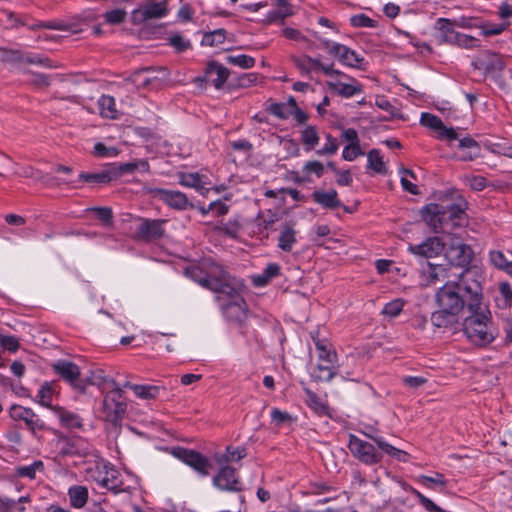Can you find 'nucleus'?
Masks as SVG:
<instances>
[{"label": "nucleus", "instance_id": "1", "mask_svg": "<svg viewBox=\"0 0 512 512\" xmlns=\"http://www.w3.org/2000/svg\"><path fill=\"white\" fill-rule=\"evenodd\" d=\"M484 277L477 267L462 270L444 283L435 294L438 310L431 315L433 326L453 329L459 325L458 316L466 308L469 312L484 299Z\"/></svg>", "mask_w": 512, "mask_h": 512}, {"label": "nucleus", "instance_id": "2", "mask_svg": "<svg viewBox=\"0 0 512 512\" xmlns=\"http://www.w3.org/2000/svg\"><path fill=\"white\" fill-rule=\"evenodd\" d=\"M185 273L193 281L217 294L226 318L241 321L245 317L246 303L242 297L245 285L242 280L232 277L215 263H207L204 268L191 266Z\"/></svg>", "mask_w": 512, "mask_h": 512}, {"label": "nucleus", "instance_id": "3", "mask_svg": "<svg viewBox=\"0 0 512 512\" xmlns=\"http://www.w3.org/2000/svg\"><path fill=\"white\" fill-rule=\"evenodd\" d=\"M462 326L467 339L479 347L491 344L499 335V330L484 299L468 312Z\"/></svg>", "mask_w": 512, "mask_h": 512}, {"label": "nucleus", "instance_id": "4", "mask_svg": "<svg viewBox=\"0 0 512 512\" xmlns=\"http://www.w3.org/2000/svg\"><path fill=\"white\" fill-rule=\"evenodd\" d=\"M126 410L127 401L122 388L111 380V389L105 392L99 410L101 418L112 425H118L123 420Z\"/></svg>", "mask_w": 512, "mask_h": 512}, {"label": "nucleus", "instance_id": "5", "mask_svg": "<svg viewBox=\"0 0 512 512\" xmlns=\"http://www.w3.org/2000/svg\"><path fill=\"white\" fill-rule=\"evenodd\" d=\"M458 272L452 267L440 264L426 263L420 271V285L429 287L439 282H448L452 278H456Z\"/></svg>", "mask_w": 512, "mask_h": 512}, {"label": "nucleus", "instance_id": "6", "mask_svg": "<svg viewBox=\"0 0 512 512\" xmlns=\"http://www.w3.org/2000/svg\"><path fill=\"white\" fill-rule=\"evenodd\" d=\"M51 367L56 374L68 382L75 390L85 393L86 382L80 378V368L75 363L60 359L52 363Z\"/></svg>", "mask_w": 512, "mask_h": 512}, {"label": "nucleus", "instance_id": "7", "mask_svg": "<svg viewBox=\"0 0 512 512\" xmlns=\"http://www.w3.org/2000/svg\"><path fill=\"white\" fill-rule=\"evenodd\" d=\"M348 446L352 455L364 464L373 465L382 459V454L377 452L373 444L355 435H350Z\"/></svg>", "mask_w": 512, "mask_h": 512}, {"label": "nucleus", "instance_id": "8", "mask_svg": "<svg viewBox=\"0 0 512 512\" xmlns=\"http://www.w3.org/2000/svg\"><path fill=\"white\" fill-rule=\"evenodd\" d=\"M96 472L98 475H91L101 487L111 490L115 493L123 490V481L119 471L114 469L109 463H97Z\"/></svg>", "mask_w": 512, "mask_h": 512}, {"label": "nucleus", "instance_id": "9", "mask_svg": "<svg viewBox=\"0 0 512 512\" xmlns=\"http://www.w3.org/2000/svg\"><path fill=\"white\" fill-rule=\"evenodd\" d=\"M137 227L134 238L144 241H154L164 235L163 225L166 222L161 219L137 218Z\"/></svg>", "mask_w": 512, "mask_h": 512}, {"label": "nucleus", "instance_id": "10", "mask_svg": "<svg viewBox=\"0 0 512 512\" xmlns=\"http://www.w3.org/2000/svg\"><path fill=\"white\" fill-rule=\"evenodd\" d=\"M172 454L190 467L194 468L202 476H207L209 474L211 464L208 459L199 452L178 447L173 449Z\"/></svg>", "mask_w": 512, "mask_h": 512}, {"label": "nucleus", "instance_id": "11", "mask_svg": "<svg viewBox=\"0 0 512 512\" xmlns=\"http://www.w3.org/2000/svg\"><path fill=\"white\" fill-rule=\"evenodd\" d=\"M445 257L452 266L464 267L472 259V250L459 239H452L445 251Z\"/></svg>", "mask_w": 512, "mask_h": 512}, {"label": "nucleus", "instance_id": "12", "mask_svg": "<svg viewBox=\"0 0 512 512\" xmlns=\"http://www.w3.org/2000/svg\"><path fill=\"white\" fill-rule=\"evenodd\" d=\"M151 194L173 209L186 210L194 207L187 196L180 191L154 188L151 190Z\"/></svg>", "mask_w": 512, "mask_h": 512}, {"label": "nucleus", "instance_id": "13", "mask_svg": "<svg viewBox=\"0 0 512 512\" xmlns=\"http://www.w3.org/2000/svg\"><path fill=\"white\" fill-rule=\"evenodd\" d=\"M10 416L16 421H23L32 433L46 428L45 423L31 408L13 405L10 408Z\"/></svg>", "mask_w": 512, "mask_h": 512}, {"label": "nucleus", "instance_id": "14", "mask_svg": "<svg viewBox=\"0 0 512 512\" xmlns=\"http://www.w3.org/2000/svg\"><path fill=\"white\" fill-rule=\"evenodd\" d=\"M422 218L434 232H441L447 224L446 208L440 204L430 203L422 209Z\"/></svg>", "mask_w": 512, "mask_h": 512}, {"label": "nucleus", "instance_id": "15", "mask_svg": "<svg viewBox=\"0 0 512 512\" xmlns=\"http://www.w3.org/2000/svg\"><path fill=\"white\" fill-rule=\"evenodd\" d=\"M420 123L424 127L436 131L438 133V139H446L449 142L458 139V134L455 129L452 127H446L443 121L436 115L430 113H422Z\"/></svg>", "mask_w": 512, "mask_h": 512}, {"label": "nucleus", "instance_id": "16", "mask_svg": "<svg viewBox=\"0 0 512 512\" xmlns=\"http://www.w3.org/2000/svg\"><path fill=\"white\" fill-rule=\"evenodd\" d=\"M329 54L337 57L343 65L352 68L364 69V58L360 57L359 54L345 45L339 43L333 44L329 49Z\"/></svg>", "mask_w": 512, "mask_h": 512}, {"label": "nucleus", "instance_id": "17", "mask_svg": "<svg viewBox=\"0 0 512 512\" xmlns=\"http://www.w3.org/2000/svg\"><path fill=\"white\" fill-rule=\"evenodd\" d=\"M459 32L456 31L454 21L448 18H438L434 24V36L440 44L453 45Z\"/></svg>", "mask_w": 512, "mask_h": 512}, {"label": "nucleus", "instance_id": "18", "mask_svg": "<svg viewBox=\"0 0 512 512\" xmlns=\"http://www.w3.org/2000/svg\"><path fill=\"white\" fill-rule=\"evenodd\" d=\"M444 250V243L438 237H430L421 244L409 245L408 251L414 255L433 258L440 255Z\"/></svg>", "mask_w": 512, "mask_h": 512}, {"label": "nucleus", "instance_id": "19", "mask_svg": "<svg viewBox=\"0 0 512 512\" xmlns=\"http://www.w3.org/2000/svg\"><path fill=\"white\" fill-rule=\"evenodd\" d=\"M457 149L459 151L457 158L460 161H473L480 157L481 147L479 143L471 137H458Z\"/></svg>", "mask_w": 512, "mask_h": 512}, {"label": "nucleus", "instance_id": "20", "mask_svg": "<svg viewBox=\"0 0 512 512\" xmlns=\"http://www.w3.org/2000/svg\"><path fill=\"white\" fill-rule=\"evenodd\" d=\"M476 67L484 70L485 73H493L501 71L504 68V62L498 53L484 51L477 57Z\"/></svg>", "mask_w": 512, "mask_h": 512}, {"label": "nucleus", "instance_id": "21", "mask_svg": "<svg viewBox=\"0 0 512 512\" xmlns=\"http://www.w3.org/2000/svg\"><path fill=\"white\" fill-rule=\"evenodd\" d=\"M56 446L59 453L63 456L76 454L82 455L88 450L87 444L80 438L60 437L57 440Z\"/></svg>", "mask_w": 512, "mask_h": 512}, {"label": "nucleus", "instance_id": "22", "mask_svg": "<svg viewBox=\"0 0 512 512\" xmlns=\"http://www.w3.org/2000/svg\"><path fill=\"white\" fill-rule=\"evenodd\" d=\"M179 183L182 186L193 188L197 192L201 193L202 195H205L208 192V188L206 187L209 182L206 176L201 175L196 172L192 173H185L180 172L178 173Z\"/></svg>", "mask_w": 512, "mask_h": 512}, {"label": "nucleus", "instance_id": "23", "mask_svg": "<svg viewBox=\"0 0 512 512\" xmlns=\"http://www.w3.org/2000/svg\"><path fill=\"white\" fill-rule=\"evenodd\" d=\"M327 86L333 93L345 98H350L362 92L361 84L355 79H351L350 83L336 79L327 82Z\"/></svg>", "mask_w": 512, "mask_h": 512}, {"label": "nucleus", "instance_id": "24", "mask_svg": "<svg viewBox=\"0 0 512 512\" xmlns=\"http://www.w3.org/2000/svg\"><path fill=\"white\" fill-rule=\"evenodd\" d=\"M229 75V70L222 64L215 61L208 63L205 77L216 89H220L223 86Z\"/></svg>", "mask_w": 512, "mask_h": 512}, {"label": "nucleus", "instance_id": "25", "mask_svg": "<svg viewBox=\"0 0 512 512\" xmlns=\"http://www.w3.org/2000/svg\"><path fill=\"white\" fill-rule=\"evenodd\" d=\"M214 484L222 490H239L235 469L230 466L222 467L214 477Z\"/></svg>", "mask_w": 512, "mask_h": 512}, {"label": "nucleus", "instance_id": "26", "mask_svg": "<svg viewBox=\"0 0 512 512\" xmlns=\"http://www.w3.org/2000/svg\"><path fill=\"white\" fill-rule=\"evenodd\" d=\"M297 231L294 228V225L285 222L280 229V234L278 237V248L281 249L284 252H291L293 249V246L296 244Z\"/></svg>", "mask_w": 512, "mask_h": 512}, {"label": "nucleus", "instance_id": "27", "mask_svg": "<svg viewBox=\"0 0 512 512\" xmlns=\"http://www.w3.org/2000/svg\"><path fill=\"white\" fill-rule=\"evenodd\" d=\"M312 198L316 203L324 208L335 209L342 205L336 190H316L313 192Z\"/></svg>", "mask_w": 512, "mask_h": 512}, {"label": "nucleus", "instance_id": "28", "mask_svg": "<svg viewBox=\"0 0 512 512\" xmlns=\"http://www.w3.org/2000/svg\"><path fill=\"white\" fill-rule=\"evenodd\" d=\"M306 399L305 402L310 409H312L319 416H330V407L325 399L319 397L310 389H305Z\"/></svg>", "mask_w": 512, "mask_h": 512}, {"label": "nucleus", "instance_id": "29", "mask_svg": "<svg viewBox=\"0 0 512 512\" xmlns=\"http://www.w3.org/2000/svg\"><path fill=\"white\" fill-rule=\"evenodd\" d=\"M57 394L55 382H44L37 394L35 401L41 406L49 408L53 411L55 406L52 405L53 397Z\"/></svg>", "mask_w": 512, "mask_h": 512}, {"label": "nucleus", "instance_id": "30", "mask_svg": "<svg viewBox=\"0 0 512 512\" xmlns=\"http://www.w3.org/2000/svg\"><path fill=\"white\" fill-rule=\"evenodd\" d=\"M466 208L467 203L465 201L446 208V222L450 221L453 226L464 225L466 222Z\"/></svg>", "mask_w": 512, "mask_h": 512}, {"label": "nucleus", "instance_id": "31", "mask_svg": "<svg viewBox=\"0 0 512 512\" xmlns=\"http://www.w3.org/2000/svg\"><path fill=\"white\" fill-rule=\"evenodd\" d=\"M53 412L58 416L62 426L66 428H80L82 427V419L78 414L68 411L61 406H55Z\"/></svg>", "mask_w": 512, "mask_h": 512}, {"label": "nucleus", "instance_id": "32", "mask_svg": "<svg viewBox=\"0 0 512 512\" xmlns=\"http://www.w3.org/2000/svg\"><path fill=\"white\" fill-rule=\"evenodd\" d=\"M68 496L71 506L80 509L86 505L89 492L86 486L74 485L68 489Z\"/></svg>", "mask_w": 512, "mask_h": 512}, {"label": "nucleus", "instance_id": "33", "mask_svg": "<svg viewBox=\"0 0 512 512\" xmlns=\"http://www.w3.org/2000/svg\"><path fill=\"white\" fill-rule=\"evenodd\" d=\"M167 12L168 9L165 3H152L141 10L134 11V15L137 16L139 14L141 19L146 21L153 18H161L165 16Z\"/></svg>", "mask_w": 512, "mask_h": 512}, {"label": "nucleus", "instance_id": "34", "mask_svg": "<svg viewBox=\"0 0 512 512\" xmlns=\"http://www.w3.org/2000/svg\"><path fill=\"white\" fill-rule=\"evenodd\" d=\"M98 107L103 118L117 119L119 117L115 99L110 95H102L98 100Z\"/></svg>", "mask_w": 512, "mask_h": 512}, {"label": "nucleus", "instance_id": "35", "mask_svg": "<svg viewBox=\"0 0 512 512\" xmlns=\"http://www.w3.org/2000/svg\"><path fill=\"white\" fill-rule=\"evenodd\" d=\"M315 347L318 351V358L320 362H336L337 354L331 350L330 344L326 340H320L317 336L312 335Z\"/></svg>", "mask_w": 512, "mask_h": 512}, {"label": "nucleus", "instance_id": "36", "mask_svg": "<svg viewBox=\"0 0 512 512\" xmlns=\"http://www.w3.org/2000/svg\"><path fill=\"white\" fill-rule=\"evenodd\" d=\"M123 387H128L134 391L137 397L142 399H153L159 394V387L151 385H133L126 382Z\"/></svg>", "mask_w": 512, "mask_h": 512}, {"label": "nucleus", "instance_id": "37", "mask_svg": "<svg viewBox=\"0 0 512 512\" xmlns=\"http://www.w3.org/2000/svg\"><path fill=\"white\" fill-rule=\"evenodd\" d=\"M319 135L315 126H307L301 131V141L307 151L314 149L319 143Z\"/></svg>", "mask_w": 512, "mask_h": 512}, {"label": "nucleus", "instance_id": "38", "mask_svg": "<svg viewBox=\"0 0 512 512\" xmlns=\"http://www.w3.org/2000/svg\"><path fill=\"white\" fill-rule=\"evenodd\" d=\"M80 180L90 184H106L113 180L111 170H106L100 173H81Z\"/></svg>", "mask_w": 512, "mask_h": 512}, {"label": "nucleus", "instance_id": "39", "mask_svg": "<svg viewBox=\"0 0 512 512\" xmlns=\"http://www.w3.org/2000/svg\"><path fill=\"white\" fill-rule=\"evenodd\" d=\"M152 72H154L152 68H145L137 71L132 76L133 83L138 87H149L153 85L155 82H158V78L156 76H150L149 74Z\"/></svg>", "mask_w": 512, "mask_h": 512}, {"label": "nucleus", "instance_id": "40", "mask_svg": "<svg viewBox=\"0 0 512 512\" xmlns=\"http://www.w3.org/2000/svg\"><path fill=\"white\" fill-rule=\"evenodd\" d=\"M111 380L112 379H109L105 376L104 372L101 369L92 371L90 376H88L85 379H82V381L86 382V387L88 385H94L103 390L106 389V385L108 386V388L111 389Z\"/></svg>", "mask_w": 512, "mask_h": 512}, {"label": "nucleus", "instance_id": "41", "mask_svg": "<svg viewBox=\"0 0 512 512\" xmlns=\"http://www.w3.org/2000/svg\"><path fill=\"white\" fill-rule=\"evenodd\" d=\"M368 168L379 174L386 173V165L383 161L382 156L376 149L371 150L368 155Z\"/></svg>", "mask_w": 512, "mask_h": 512}, {"label": "nucleus", "instance_id": "42", "mask_svg": "<svg viewBox=\"0 0 512 512\" xmlns=\"http://www.w3.org/2000/svg\"><path fill=\"white\" fill-rule=\"evenodd\" d=\"M228 64L237 66L242 69H250L254 67L256 60L252 56L240 54V55H228L226 57Z\"/></svg>", "mask_w": 512, "mask_h": 512}, {"label": "nucleus", "instance_id": "43", "mask_svg": "<svg viewBox=\"0 0 512 512\" xmlns=\"http://www.w3.org/2000/svg\"><path fill=\"white\" fill-rule=\"evenodd\" d=\"M44 470V464L42 461L37 460L27 466H20L17 468V475L29 479H35L36 472H42Z\"/></svg>", "mask_w": 512, "mask_h": 512}, {"label": "nucleus", "instance_id": "44", "mask_svg": "<svg viewBox=\"0 0 512 512\" xmlns=\"http://www.w3.org/2000/svg\"><path fill=\"white\" fill-rule=\"evenodd\" d=\"M484 147L491 153L512 158V145L505 142L485 141Z\"/></svg>", "mask_w": 512, "mask_h": 512}, {"label": "nucleus", "instance_id": "45", "mask_svg": "<svg viewBox=\"0 0 512 512\" xmlns=\"http://www.w3.org/2000/svg\"><path fill=\"white\" fill-rule=\"evenodd\" d=\"M292 15V7L276 8L275 10H272L267 14L266 21L268 23L280 22L281 24H283L285 19Z\"/></svg>", "mask_w": 512, "mask_h": 512}, {"label": "nucleus", "instance_id": "46", "mask_svg": "<svg viewBox=\"0 0 512 512\" xmlns=\"http://www.w3.org/2000/svg\"><path fill=\"white\" fill-rule=\"evenodd\" d=\"M318 379L321 381H330L336 373V362H320L317 365Z\"/></svg>", "mask_w": 512, "mask_h": 512}, {"label": "nucleus", "instance_id": "47", "mask_svg": "<svg viewBox=\"0 0 512 512\" xmlns=\"http://www.w3.org/2000/svg\"><path fill=\"white\" fill-rule=\"evenodd\" d=\"M226 39V30L217 29L204 34L203 43L209 46H217L222 44Z\"/></svg>", "mask_w": 512, "mask_h": 512}, {"label": "nucleus", "instance_id": "48", "mask_svg": "<svg viewBox=\"0 0 512 512\" xmlns=\"http://www.w3.org/2000/svg\"><path fill=\"white\" fill-rule=\"evenodd\" d=\"M462 180L474 191H482L487 186L486 178L479 175H465Z\"/></svg>", "mask_w": 512, "mask_h": 512}, {"label": "nucleus", "instance_id": "49", "mask_svg": "<svg viewBox=\"0 0 512 512\" xmlns=\"http://www.w3.org/2000/svg\"><path fill=\"white\" fill-rule=\"evenodd\" d=\"M26 508L17 500L0 496V512H25Z\"/></svg>", "mask_w": 512, "mask_h": 512}, {"label": "nucleus", "instance_id": "50", "mask_svg": "<svg viewBox=\"0 0 512 512\" xmlns=\"http://www.w3.org/2000/svg\"><path fill=\"white\" fill-rule=\"evenodd\" d=\"M350 23L353 27L360 28V27H368V28H374L377 25L376 20L371 19L367 15L361 13L353 15L350 18Z\"/></svg>", "mask_w": 512, "mask_h": 512}, {"label": "nucleus", "instance_id": "51", "mask_svg": "<svg viewBox=\"0 0 512 512\" xmlns=\"http://www.w3.org/2000/svg\"><path fill=\"white\" fill-rule=\"evenodd\" d=\"M453 46H458L465 49H472L479 46V41L473 36L460 33L457 36V39Z\"/></svg>", "mask_w": 512, "mask_h": 512}, {"label": "nucleus", "instance_id": "52", "mask_svg": "<svg viewBox=\"0 0 512 512\" xmlns=\"http://www.w3.org/2000/svg\"><path fill=\"white\" fill-rule=\"evenodd\" d=\"M326 143L325 145L316 151V154L319 155V156H323V155H333L337 152L338 150V142H337V139L334 138L331 134H327L326 135Z\"/></svg>", "mask_w": 512, "mask_h": 512}, {"label": "nucleus", "instance_id": "53", "mask_svg": "<svg viewBox=\"0 0 512 512\" xmlns=\"http://www.w3.org/2000/svg\"><path fill=\"white\" fill-rule=\"evenodd\" d=\"M418 482L421 484L431 487L429 484L445 487L447 484L446 479L444 476L440 473H436L434 476H426V475H420L418 477Z\"/></svg>", "mask_w": 512, "mask_h": 512}, {"label": "nucleus", "instance_id": "54", "mask_svg": "<svg viewBox=\"0 0 512 512\" xmlns=\"http://www.w3.org/2000/svg\"><path fill=\"white\" fill-rule=\"evenodd\" d=\"M403 306L404 301L402 299H395L384 306L382 313L390 317H396L402 311Z\"/></svg>", "mask_w": 512, "mask_h": 512}, {"label": "nucleus", "instance_id": "55", "mask_svg": "<svg viewBox=\"0 0 512 512\" xmlns=\"http://www.w3.org/2000/svg\"><path fill=\"white\" fill-rule=\"evenodd\" d=\"M126 14V11L123 9H113L107 11L104 14V18L107 23L116 25L122 23L125 20Z\"/></svg>", "mask_w": 512, "mask_h": 512}, {"label": "nucleus", "instance_id": "56", "mask_svg": "<svg viewBox=\"0 0 512 512\" xmlns=\"http://www.w3.org/2000/svg\"><path fill=\"white\" fill-rule=\"evenodd\" d=\"M303 172L307 175L315 174L317 177H321L324 174V165L317 160L308 161L303 166Z\"/></svg>", "mask_w": 512, "mask_h": 512}, {"label": "nucleus", "instance_id": "57", "mask_svg": "<svg viewBox=\"0 0 512 512\" xmlns=\"http://www.w3.org/2000/svg\"><path fill=\"white\" fill-rule=\"evenodd\" d=\"M363 154L364 152L361 150L360 144L347 145L343 149L342 157L346 161H353Z\"/></svg>", "mask_w": 512, "mask_h": 512}, {"label": "nucleus", "instance_id": "58", "mask_svg": "<svg viewBox=\"0 0 512 512\" xmlns=\"http://www.w3.org/2000/svg\"><path fill=\"white\" fill-rule=\"evenodd\" d=\"M367 436L369 438H371L384 453L395 458L398 448L387 443L384 440V438H382V437H377V436H372V435H367Z\"/></svg>", "mask_w": 512, "mask_h": 512}, {"label": "nucleus", "instance_id": "59", "mask_svg": "<svg viewBox=\"0 0 512 512\" xmlns=\"http://www.w3.org/2000/svg\"><path fill=\"white\" fill-rule=\"evenodd\" d=\"M119 153L115 147H107L103 143H96L94 146V154L98 157H115Z\"/></svg>", "mask_w": 512, "mask_h": 512}, {"label": "nucleus", "instance_id": "60", "mask_svg": "<svg viewBox=\"0 0 512 512\" xmlns=\"http://www.w3.org/2000/svg\"><path fill=\"white\" fill-rule=\"evenodd\" d=\"M490 261L498 269L504 270L508 266V261L501 251L494 250L490 252Z\"/></svg>", "mask_w": 512, "mask_h": 512}, {"label": "nucleus", "instance_id": "61", "mask_svg": "<svg viewBox=\"0 0 512 512\" xmlns=\"http://www.w3.org/2000/svg\"><path fill=\"white\" fill-rule=\"evenodd\" d=\"M509 24H490L484 25L481 27V32L484 36H494L501 34L504 30L507 29Z\"/></svg>", "mask_w": 512, "mask_h": 512}, {"label": "nucleus", "instance_id": "62", "mask_svg": "<svg viewBox=\"0 0 512 512\" xmlns=\"http://www.w3.org/2000/svg\"><path fill=\"white\" fill-rule=\"evenodd\" d=\"M402 177H401V184L404 190L410 192L411 194H418V188L415 184H413L411 181H409L406 178V175H409L410 177L414 178V173L411 170L403 169L402 170Z\"/></svg>", "mask_w": 512, "mask_h": 512}, {"label": "nucleus", "instance_id": "63", "mask_svg": "<svg viewBox=\"0 0 512 512\" xmlns=\"http://www.w3.org/2000/svg\"><path fill=\"white\" fill-rule=\"evenodd\" d=\"M137 162H130L119 165L117 168L110 169L112 171L113 179L122 176L125 173L133 172L137 169Z\"/></svg>", "mask_w": 512, "mask_h": 512}, {"label": "nucleus", "instance_id": "64", "mask_svg": "<svg viewBox=\"0 0 512 512\" xmlns=\"http://www.w3.org/2000/svg\"><path fill=\"white\" fill-rule=\"evenodd\" d=\"M239 228V223L236 220L228 221L227 223H222L220 226L217 227V229L220 232L231 237H235L237 235Z\"/></svg>", "mask_w": 512, "mask_h": 512}]
</instances>
